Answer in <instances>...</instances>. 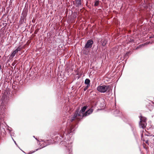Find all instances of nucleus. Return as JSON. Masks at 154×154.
<instances>
[{"instance_id": "obj_12", "label": "nucleus", "mask_w": 154, "mask_h": 154, "mask_svg": "<svg viewBox=\"0 0 154 154\" xmlns=\"http://www.w3.org/2000/svg\"><path fill=\"white\" fill-rule=\"evenodd\" d=\"M21 50V48H20V46H19L18 47H17V49L14 50L16 52V53H17L19 51H20Z\"/></svg>"}, {"instance_id": "obj_5", "label": "nucleus", "mask_w": 154, "mask_h": 154, "mask_svg": "<svg viewBox=\"0 0 154 154\" xmlns=\"http://www.w3.org/2000/svg\"><path fill=\"white\" fill-rule=\"evenodd\" d=\"M140 119V121L139 123L140 127V128H143L146 125V119L145 118H142V117H141Z\"/></svg>"}, {"instance_id": "obj_22", "label": "nucleus", "mask_w": 154, "mask_h": 154, "mask_svg": "<svg viewBox=\"0 0 154 154\" xmlns=\"http://www.w3.org/2000/svg\"><path fill=\"white\" fill-rule=\"evenodd\" d=\"M51 140H47L48 141H51Z\"/></svg>"}, {"instance_id": "obj_16", "label": "nucleus", "mask_w": 154, "mask_h": 154, "mask_svg": "<svg viewBox=\"0 0 154 154\" xmlns=\"http://www.w3.org/2000/svg\"><path fill=\"white\" fill-rule=\"evenodd\" d=\"M50 144H44L43 145V146H42V148H43V147H44L46 146H47L48 145Z\"/></svg>"}, {"instance_id": "obj_25", "label": "nucleus", "mask_w": 154, "mask_h": 154, "mask_svg": "<svg viewBox=\"0 0 154 154\" xmlns=\"http://www.w3.org/2000/svg\"><path fill=\"white\" fill-rule=\"evenodd\" d=\"M148 141H146V143H147Z\"/></svg>"}, {"instance_id": "obj_24", "label": "nucleus", "mask_w": 154, "mask_h": 154, "mask_svg": "<svg viewBox=\"0 0 154 154\" xmlns=\"http://www.w3.org/2000/svg\"><path fill=\"white\" fill-rule=\"evenodd\" d=\"M35 139L38 141V140L36 139V138H35Z\"/></svg>"}, {"instance_id": "obj_1", "label": "nucleus", "mask_w": 154, "mask_h": 154, "mask_svg": "<svg viewBox=\"0 0 154 154\" xmlns=\"http://www.w3.org/2000/svg\"><path fill=\"white\" fill-rule=\"evenodd\" d=\"M87 108V107L86 106H84L82 107L79 112V113H78L79 110L77 109L74 115L72 116L71 117L69 118L70 119L68 120L67 122V126L65 132L64 131H62L59 134L60 137H61L62 138L64 137L65 136V133L66 135L69 134L72 135L71 133H72L73 131H74V129H73L72 126L71 124L69 123V122L70 121L72 122L76 119H79L83 117V115L84 114V112Z\"/></svg>"}, {"instance_id": "obj_7", "label": "nucleus", "mask_w": 154, "mask_h": 154, "mask_svg": "<svg viewBox=\"0 0 154 154\" xmlns=\"http://www.w3.org/2000/svg\"><path fill=\"white\" fill-rule=\"evenodd\" d=\"M93 109L92 108L90 109L83 115V117L87 116L91 114L93 112Z\"/></svg>"}, {"instance_id": "obj_13", "label": "nucleus", "mask_w": 154, "mask_h": 154, "mask_svg": "<svg viewBox=\"0 0 154 154\" xmlns=\"http://www.w3.org/2000/svg\"><path fill=\"white\" fill-rule=\"evenodd\" d=\"M1 109L2 110V112L3 111H4V110L5 109V107L4 106V105H1L0 106V109Z\"/></svg>"}, {"instance_id": "obj_6", "label": "nucleus", "mask_w": 154, "mask_h": 154, "mask_svg": "<svg viewBox=\"0 0 154 154\" xmlns=\"http://www.w3.org/2000/svg\"><path fill=\"white\" fill-rule=\"evenodd\" d=\"M73 5L76 7H82V2L81 0H75L73 1Z\"/></svg>"}, {"instance_id": "obj_15", "label": "nucleus", "mask_w": 154, "mask_h": 154, "mask_svg": "<svg viewBox=\"0 0 154 154\" xmlns=\"http://www.w3.org/2000/svg\"><path fill=\"white\" fill-rule=\"evenodd\" d=\"M99 4V2L98 1H97L95 2V3L94 4V6H98Z\"/></svg>"}, {"instance_id": "obj_9", "label": "nucleus", "mask_w": 154, "mask_h": 154, "mask_svg": "<svg viewBox=\"0 0 154 154\" xmlns=\"http://www.w3.org/2000/svg\"><path fill=\"white\" fill-rule=\"evenodd\" d=\"M17 53H16V52L14 50V51L10 54V57L12 58H13L14 56H15L16 54Z\"/></svg>"}, {"instance_id": "obj_26", "label": "nucleus", "mask_w": 154, "mask_h": 154, "mask_svg": "<svg viewBox=\"0 0 154 154\" xmlns=\"http://www.w3.org/2000/svg\"><path fill=\"white\" fill-rule=\"evenodd\" d=\"M23 151V152H24V153H25V152L24 151Z\"/></svg>"}, {"instance_id": "obj_19", "label": "nucleus", "mask_w": 154, "mask_h": 154, "mask_svg": "<svg viewBox=\"0 0 154 154\" xmlns=\"http://www.w3.org/2000/svg\"><path fill=\"white\" fill-rule=\"evenodd\" d=\"M154 38V35H152L151 36H150L149 37V38Z\"/></svg>"}, {"instance_id": "obj_10", "label": "nucleus", "mask_w": 154, "mask_h": 154, "mask_svg": "<svg viewBox=\"0 0 154 154\" xmlns=\"http://www.w3.org/2000/svg\"><path fill=\"white\" fill-rule=\"evenodd\" d=\"M107 43V41L105 40H102L101 43L102 45L103 46H104L106 45V44Z\"/></svg>"}, {"instance_id": "obj_3", "label": "nucleus", "mask_w": 154, "mask_h": 154, "mask_svg": "<svg viewBox=\"0 0 154 154\" xmlns=\"http://www.w3.org/2000/svg\"><path fill=\"white\" fill-rule=\"evenodd\" d=\"M109 85H103L99 86L97 88V90L99 92L104 93L109 91Z\"/></svg>"}, {"instance_id": "obj_4", "label": "nucleus", "mask_w": 154, "mask_h": 154, "mask_svg": "<svg viewBox=\"0 0 154 154\" xmlns=\"http://www.w3.org/2000/svg\"><path fill=\"white\" fill-rule=\"evenodd\" d=\"M69 141L67 140L66 141H64L62 144L63 146H65L67 148L68 151L69 152V154H72L71 152L72 151V144L71 142L69 143Z\"/></svg>"}, {"instance_id": "obj_17", "label": "nucleus", "mask_w": 154, "mask_h": 154, "mask_svg": "<svg viewBox=\"0 0 154 154\" xmlns=\"http://www.w3.org/2000/svg\"><path fill=\"white\" fill-rule=\"evenodd\" d=\"M89 87H87V85L84 88V91H85Z\"/></svg>"}, {"instance_id": "obj_21", "label": "nucleus", "mask_w": 154, "mask_h": 154, "mask_svg": "<svg viewBox=\"0 0 154 154\" xmlns=\"http://www.w3.org/2000/svg\"><path fill=\"white\" fill-rule=\"evenodd\" d=\"M43 141L44 142V143H45V141L44 140H42L41 141H40V142H43Z\"/></svg>"}, {"instance_id": "obj_8", "label": "nucleus", "mask_w": 154, "mask_h": 154, "mask_svg": "<svg viewBox=\"0 0 154 154\" xmlns=\"http://www.w3.org/2000/svg\"><path fill=\"white\" fill-rule=\"evenodd\" d=\"M90 80L88 79H86L85 81V83L86 85H87V87H90Z\"/></svg>"}, {"instance_id": "obj_20", "label": "nucleus", "mask_w": 154, "mask_h": 154, "mask_svg": "<svg viewBox=\"0 0 154 154\" xmlns=\"http://www.w3.org/2000/svg\"><path fill=\"white\" fill-rule=\"evenodd\" d=\"M12 140L14 141V142L15 143V144L17 145V143H16V141L15 140H14V139H13V138L12 137Z\"/></svg>"}, {"instance_id": "obj_23", "label": "nucleus", "mask_w": 154, "mask_h": 154, "mask_svg": "<svg viewBox=\"0 0 154 154\" xmlns=\"http://www.w3.org/2000/svg\"><path fill=\"white\" fill-rule=\"evenodd\" d=\"M57 137V139H58V138H59V137Z\"/></svg>"}, {"instance_id": "obj_14", "label": "nucleus", "mask_w": 154, "mask_h": 154, "mask_svg": "<svg viewBox=\"0 0 154 154\" xmlns=\"http://www.w3.org/2000/svg\"><path fill=\"white\" fill-rule=\"evenodd\" d=\"M119 112V110L118 109H116V111H115L114 112V114L115 115V116H117L116 114H118V113Z\"/></svg>"}, {"instance_id": "obj_18", "label": "nucleus", "mask_w": 154, "mask_h": 154, "mask_svg": "<svg viewBox=\"0 0 154 154\" xmlns=\"http://www.w3.org/2000/svg\"><path fill=\"white\" fill-rule=\"evenodd\" d=\"M39 149H36L35 151H33V152H32L31 153H30V152L29 153V154H31L32 153H34L35 151H37V150H38Z\"/></svg>"}, {"instance_id": "obj_2", "label": "nucleus", "mask_w": 154, "mask_h": 154, "mask_svg": "<svg viewBox=\"0 0 154 154\" xmlns=\"http://www.w3.org/2000/svg\"><path fill=\"white\" fill-rule=\"evenodd\" d=\"M94 42L91 39L88 40L86 43L84 48L83 53L84 54L87 55L92 46Z\"/></svg>"}, {"instance_id": "obj_11", "label": "nucleus", "mask_w": 154, "mask_h": 154, "mask_svg": "<svg viewBox=\"0 0 154 154\" xmlns=\"http://www.w3.org/2000/svg\"><path fill=\"white\" fill-rule=\"evenodd\" d=\"M147 106L150 111L153 108V106L151 105H149Z\"/></svg>"}]
</instances>
